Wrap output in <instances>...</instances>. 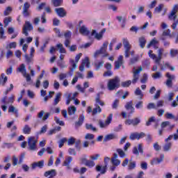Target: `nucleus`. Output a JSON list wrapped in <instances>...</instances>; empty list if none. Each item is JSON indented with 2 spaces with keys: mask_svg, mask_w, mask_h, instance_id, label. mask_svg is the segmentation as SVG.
<instances>
[{
  "mask_svg": "<svg viewBox=\"0 0 178 178\" xmlns=\"http://www.w3.org/2000/svg\"><path fill=\"white\" fill-rule=\"evenodd\" d=\"M145 137V134L144 132H141L138 134V132H134L131 133L129 138L130 140H140V138H144Z\"/></svg>",
  "mask_w": 178,
  "mask_h": 178,
  "instance_id": "obj_12",
  "label": "nucleus"
},
{
  "mask_svg": "<svg viewBox=\"0 0 178 178\" xmlns=\"http://www.w3.org/2000/svg\"><path fill=\"white\" fill-rule=\"evenodd\" d=\"M74 143H76V139L73 137L70 138L67 140L68 145H73Z\"/></svg>",
  "mask_w": 178,
  "mask_h": 178,
  "instance_id": "obj_63",
  "label": "nucleus"
},
{
  "mask_svg": "<svg viewBox=\"0 0 178 178\" xmlns=\"http://www.w3.org/2000/svg\"><path fill=\"white\" fill-rule=\"evenodd\" d=\"M86 130H92V131H97V128L92 126V124H86Z\"/></svg>",
  "mask_w": 178,
  "mask_h": 178,
  "instance_id": "obj_45",
  "label": "nucleus"
},
{
  "mask_svg": "<svg viewBox=\"0 0 178 178\" xmlns=\"http://www.w3.org/2000/svg\"><path fill=\"white\" fill-rule=\"evenodd\" d=\"M86 65V67H90V65H91V63H90V59L88 57H85V58L82 60V63L79 66V70L80 72H84V67Z\"/></svg>",
  "mask_w": 178,
  "mask_h": 178,
  "instance_id": "obj_14",
  "label": "nucleus"
},
{
  "mask_svg": "<svg viewBox=\"0 0 178 178\" xmlns=\"http://www.w3.org/2000/svg\"><path fill=\"white\" fill-rule=\"evenodd\" d=\"M120 87V79L118 76H115L108 81L107 83V88L109 91H113Z\"/></svg>",
  "mask_w": 178,
  "mask_h": 178,
  "instance_id": "obj_2",
  "label": "nucleus"
},
{
  "mask_svg": "<svg viewBox=\"0 0 178 178\" xmlns=\"http://www.w3.org/2000/svg\"><path fill=\"white\" fill-rule=\"evenodd\" d=\"M135 108H136V109H143V108H144V102L143 101L138 102L135 105Z\"/></svg>",
  "mask_w": 178,
  "mask_h": 178,
  "instance_id": "obj_46",
  "label": "nucleus"
},
{
  "mask_svg": "<svg viewBox=\"0 0 178 178\" xmlns=\"http://www.w3.org/2000/svg\"><path fill=\"white\" fill-rule=\"evenodd\" d=\"M84 115H81L79 116L78 122H75V127L77 129V127H80L81 124H83V122H84Z\"/></svg>",
  "mask_w": 178,
  "mask_h": 178,
  "instance_id": "obj_30",
  "label": "nucleus"
},
{
  "mask_svg": "<svg viewBox=\"0 0 178 178\" xmlns=\"http://www.w3.org/2000/svg\"><path fill=\"white\" fill-rule=\"evenodd\" d=\"M118 158H119L118 153H113V156L111 159L112 165H114L115 166H119V165H120L121 161Z\"/></svg>",
  "mask_w": 178,
  "mask_h": 178,
  "instance_id": "obj_15",
  "label": "nucleus"
},
{
  "mask_svg": "<svg viewBox=\"0 0 178 178\" xmlns=\"http://www.w3.org/2000/svg\"><path fill=\"white\" fill-rule=\"evenodd\" d=\"M118 134H110L104 136V141H111V140H117Z\"/></svg>",
  "mask_w": 178,
  "mask_h": 178,
  "instance_id": "obj_23",
  "label": "nucleus"
},
{
  "mask_svg": "<svg viewBox=\"0 0 178 178\" xmlns=\"http://www.w3.org/2000/svg\"><path fill=\"white\" fill-rule=\"evenodd\" d=\"M18 71L20 72V73H22V74H24V73L26 72V66L24 65V64H22L19 67H18Z\"/></svg>",
  "mask_w": 178,
  "mask_h": 178,
  "instance_id": "obj_55",
  "label": "nucleus"
},
{
  "mask_svg": "<svg viewBox=\"0 0 178 178\" xmlns=\"http://www.w3.org/2000/svg\"><path fill=\"white\" fill-rule=\"evenodd\" d=\"M87 154H83L80 158L79 161L83 165H85V166H87L88 168H94L95 166V162L88 160Z\"/></svg>",
  "mask_w": 178,
  "mask_h": 178,
  "instance_id": "obj_6",
  "label": "nucleus"
},
{
  "mask_svg": "<svg viewBox=\"0 0 178 178\" xmlns=\"http://www.w3.org/2000/svg\"><path fill=\"white\" fill-rule=\"evenodd\" d=\"M95 108L92 109V116H95V115H97V113H101L102 112V108L99 106V105L95 104Z\"/></svg>",
  "mask_w": 178,
  "mask_h": 178,
  "instance_id": "obj_25",
  "label": "nucleus"
},
{
  "mask_svg": "<svg viewBox=\"0 0 178 178\" xmlns=\"http://www.w3.org/2000/svg\"><path fill=\"white\" fill-rule=\"evenodd\" d=\"M136 168V162L132 161L129 162V164L128 165V169L129 170H133V169Z\"/></svg>",
  "mask_w": 178,
  "mask_h": 178,
  "instance_id": "obj_60",
  "label": "nucleus"
},
{
  "mask_svg": "<svg viewBox=\"0 0 178 178\" xmlns=\"http://www.w3.org/2000/svg\"><path fill=\"white\" fill-rule=\"evenodd\" d=\"M23 133L24 134H30V133H31V128H30L29 125H25L23 129Z\"/></svg>",
  "mask_w": 178,
  "mask_h": 178,
  "instance_id": "obj_49",
  "label": "nucleus"
},
{
  "mask_svg": "<svg viewBox=\"0 0 178 178\" xmlns=\"http://www.w3.org/2000/svg\"><path fill=\"white\" fill-rule=\"evenodd\" d=\"M14 88L13 84L10 83V88H7L5 92H4V95H8L10 91H13Z\"/></svg>",
  "mask_w": 178,
  "mask_h": 178,
  "instance_id": "obj_59",
  "label": "nucleus"
},
{
  "mask_svg": "<svg viewBox=\"0 0 178 178\" xmlns=\"http://www.w3.org/2000/svg\"><path fill=\"white\" fill-rule=\"evenodd\" d=\"M35 168H40V169H42V168H44V160H42L38 162H35L31 164L32 170H34Z\"/></svg>",
  "mask_w": 178,
  "mask_h": 178,
  "instance_id": "obj_21",
  "label": "nucleus"
},
{
  "mask_svg": "<svg viewBox=\"0 0 178 178\" xmlns=\"http://www.w3.org/2000/svg\"><path fill=\"white\" fill-rule=\"evenodd\" d=\"M54 12L57 13L59 17H65V16H66V14H67L66 10L63 8H55Z\"/></svg>",
  "mask_w": 178,
  "mask_h": 178,
  "instance_id": "obj_19",
  "label": "nucleus"
},
{
  "mask_svg": "<svg viewBox=\"0 0 178 178\" xmlns=\"http://www.w3.org/2000/svg\"><path fill=\"white\" fill-rule=\"evenodd\" d=\"M159 44V41L156 40V38H154L147 45V48H151V47H154L155 45H158Z\"/></svg>",
  "mask_w": 178,
  "mask_h": 178,
  "instance_id": "obj_31",
  "label": "nucleus"
},
{
  "mask_svg": "<svg viewBox=\"0 0 178 178\" xmlns=\"http://www.w3.org/2000/svg\"><path fill=\"white\" fill-rule=\"evenodd\" d=\"M8 113H14V115H15V118H18L19 116V111L17 110V108H16V107H15V106L12 104L10 105V106L8 107Z\"/></svg>",
  "mask_w": 178,
  "mask_h": 178,
  "instance_id": "obj_22",
  "label": "nucleus"
},
{
  "mask_svg": "<svg viewBox=\"0 0 178 178\" xmlns=\"http://www.w3.org/2000/svg\"><path fill=\"white\" fill-rule=\"evenodd\" d=\"M112 118H113V114H109L105 122L99 121V124L101 129H106V127H108V126L111 124V122H112Z\"/></svg>",
  "mask_w": 178,
  "mask_h": 178,
  "instance_id": "obj_11",
  "label": "nucleus"
},
{
  "mask_svg": "<svg viewBox=\"0 0 178 178\" xmlns=\"http://www.w3.org/2000/svg\"><path fill=\"white\" fill-rule=\"evenodd\" d=\"M28 149L29 151H37V143H38V138L31 136L28 138Z\"/></svg>",
  "mask_w": 178,
  "mask_h": 178,
  "instance_id": "obj_5",
  "label": "nucleus"
},
{
  "mask_svg": "<svg viewBox=\"0 0 178 178\" xmlns=\"http://www.w3.org/2000/svg\"><path fill=\"white\" fill-rule=\"evenodd\" d=\"M127 111H130L129 113L131 115L136 111V108L133 106V101L127 102L124 106Z\"/></svg>",
  "mask_w": 178,
  "mask_h": 178,
  "instance_id": "obj_16",
  "label": "nucleus"
},
{
  "mask_svg": "<svg viewBox=\"0 0 178 178\" xmlns=\"http://www.w3.org/2000/svg\"><path fill=\"white\" fill-rule=\"evenodd\" d=\"M143 72V67H139L138 70H135L133 71V79L132 81H127L121 83L122 87H129L132 84H136L137 81H138V79H140V73Z\"/></svg>",
  "mask_w": 178,
  "mask_h": 178,
  "instance_id": "obj_1",
  "label": "nucleus"
},
{
  "mask_svg": "<svg viewBox=\"0 0 178 178\" xmlns=\"http://www.w3.org/2000/svg\"><path fill=\"white\" fill-rule=\"evenodd\" d=\"M73 161V158L72 156H68L63 162V166H66L67 169L70 170L72 168L70 167V163Z\"/></svg>",
  "mask_w": 178,
  "mask_h": 178,
  "instance_id": "obj_26",
  "label": "nucleus"
},
{
  "mask_svg": "<svg viewBox=\"0 0 178 178\" xmlns=\"http://www.w3.org/2000/svg\"><path fill=\"white\" fill-rule=\"evenodd\" d=\"M6 81H8V76H5V74H1L0 77V84L1 83L2 86H5V84H6Z\"/></svg>",
  "mask_w": 178,
  "mask_h": 178,
  "instance_id": "obj_36",
  "label": "nucleus"
},
{
  "mask_svg": "<svg viewBox=\"0 0 178 178\" xmlns=\"http://www.w3.org/2000/svg\"><path fill=\"white\" fill-rule=\"evenodd\" d=\"M106 31V29H103L99 33H97V31L95 30H92V35H94L95 38H96V40H98V41H99V40H102V37H104V33Z\"/></svg>",
  "mask_w": 178,
  "mask_h": 178,
  "instance_id": "obj_13",
  "label": "nucleus"
},
{
  "mask_svg": "<svg viewBox=\"0 0 178 178\" xmlns=\"http://www.w3.org/2000/svg\"><path fill=\"white\" fill-rule=\"evenodd\" d=\"M135 95L139 97L140 99H143V97H144V95H143V92L141 91L140 88H137L135 90Z\"/></svg>",
  "mask_w": 178,
  "mask_h": 178,
  "instance_id": "obj_40",
  "label": "nucleus"
},
{
  "mask_svg": "<svg viewBox=\"0 0 178 178\" xmlns=\"http://www.w3.org/2000/svg\"><path fill=\"white\" fill-rule=\"evenodd\" d=\"M170 55L171 58H175L177 55H178V50L176 49H171L170 50Z\"/></svg>",
  "mask_w": 178,
  "mask_h": 178,
  "instance_id": "obj_47",
  "label": "nucleus"
},
{
  "mask_svg": "<svg viewBox=\"0 0 178 178\" xmlns=\"http://www.w3.org/2000/svg\"><path fill=\"white\" fill-rule=\"evenodd\" d=\"M52 113H54V108H51L50 112L46 113L45 111L42 110L39 113H38V118L39 119H42V122H45V120L52 115Z\"/></svg>",
  "mask_w": 178,
  "mask_h": 178,
  "instance_id": "obj_8",
  "label": "nucleus"
},
{
  "mask_svg": "<svg viewBox=\"0 0 178 178\" xmlns=\"http://www.w3.org/2000/svg\"><path fill=\"white\" fill-rule=\"evenodd\" d=\"M25 60L28 64L33 63V60L30 56L25 54L24 55Z\"/></svg>",
  "mask_w": 178,
  "mask_h": 178,
  "instance_id": "obj_54",
  "label": "nucleus"
},
{
  "mask_svg": "<svg viewBox=\"0 0 178 178\" xmlns=\"http://www.w3.org/2000/svg\"><path fill=\"white\" fill-rule=\"evenodd\" d=\"M70 63H72V68H71V71L73 72L75 69H77V63L74 61L73 59L70 60Z\"/></svg>",
  "mask_w": 178,
  "mask_h": 178,
  "instance_id": "obj_52",
  "label": "nucleus"
},
{
  "mask_svg": "<svg viewBox=\"0 0 178 178\" xmlns=\"http://www.w3.org/2000/svg\"><path fill=\"white\" fill-rule=\"evenodd\" d=\"M170 148H172V143H167L163 146V151L168 152V151L170 150Z\"/></svg>",
  "mask_w": 178,
  "mask_h": 178,
  "instance_id": "obj_35",
  "label": "nucleus"
},
{
  "mask_svg": "<svg viewBox=\"0 0 178 178\" xmlns=\"http://www.w3.org/2000/svg\"><path fill=\"white\" fill-rule=\"evenodd\" d=\"M152 50H149L148 51V55L151 59H153V60H155V63H156V59H158V57L155 55V54L152 53Z\"/></svg>",
  "mask_w": 178,
  "mask_h": 178,
  "instance_id": "obj_44",
  "label": "nucleus"
},
{
  "mask_svg": "<svg viewBox=\"0 0 178 178\" xmlns=\"http://www.w3.org/2000/svg\"><path fill=\"white\" fill-rule=\"evenodd\" d=\"M118 106H119V99H116L112 105L113 109H118Z\"/></svg>",
  "mask_w": 178,
  "mask_h": 178,
  "instance_id": "obj_62",
  "label": "nucleus"
},
{
  "mask_svg": "<svg viewBox=\"0 0 178 178\" xmlns=\"http://www.w3.org/2000/svg\"><path fill=\"white\" fill-rule=\"evenodd\" d=\"M120 158H124L126 156V153H124V151L123 149L118 148L116 149Z\"/></svg>",
  "mask_w": 178,
  "mask_h": 178,
  "instance_id": "obj_43",
  "label": "nucleus"
},
{
  "mask_svg": "<svg viewBox=\"0 0 178 178\" xmlns=\"http://www.w3.org/2000/svg\"><path fill=\"white\" fill-rule=\"evenodd\" d=\"M16 42H10V44H7L6 47V49H12V48H16L17 47Z\"/></svg>",
  "mask_w": 178,
  "mask_h": 178,
  "instance_id": "obj_51",
  "label": "nucleus"
},
{
  "mask_svg": "<svg viewBox=\"0 0 178 178\" xmlns=\"http://www.w3.org/2000/svg\"><path fill=\"white\" fill-rule=\"evenodd\" d=\"M56 47L58 48L60 54H66V49L63 47V44L59 43L56 44Z\"/></svg>",
  "mask_w": 178,
  "mask_h": 178,
  "instance_id": "obj_39",
  "label": "nucleus"
},
{
  "mask_svg": "<svg viewBox=\"0 0 178 178\" xmlns=\"http://www.w3.org/2000/svg\"><path fill=\"white\" fill-rule=\"evenodd\" d=\"M109 44V42H104L102 44V47L100 48V49L97 50L94 54V58H98L99 55H102L103 58H105L106 56H108L109 54L106 53V49H108V45Z\"/></svg>",
  "mask_w": 178,
  "mask_h": 178,
  "instance_id": "obj_4",
  "label": "nucleus"
},
{
  "mask_svg": "<svg viewBox=\"0 0 178 178\" xmlns=\"http://www.w3.org/2000/svg\"><path fill=\"white\" fill-rule=\"evenodd\" d=\"M160 66V70H165V69L170 67V64L169 63H165L164 65H162V64L159 65Z\"/></svg>",
  "mask_w": 178,
  "mask_h": 178,
  "instance_id": "obj_57",
  "label": "nucleus"
},
{
  "mask_svg": "<svg viewBox=\"0 0 178 178\" xmlns=\"http://www.w3.org/2000/svg\"><path fill=\"white\" fill-rule=\"evenodd\" d=\"M79 33L82 34V35H88V34H90V31L87 29L86 26H82L79 29Z\"/></svg>",
  "mask_w": 178,
  "mask_h": 178,
  "instance_id": "obj_29",
  "label": "nucleus"
},
{
  "mask_svg": "<svg viewBox=\"0 0 178 178\" xmlns=\"http://www.w3.org/2000/svg\"><path fill=\"white\" fill-rule=\"evenodd\" d=\"M168 19H170V20H176V19H177V15H176V14H175L174 13H170V14L168 16Z\"/></svg>",
  "mask_w": 178,
  "mask_h": 178,
  "instance_id": "obj_61",
  "label": "nucleus"
},
{
  "mask_svg": "<svg viewBox=\"0 0 178 178\" xmlns=\"http://www.w3.org/2000/svg\"><path fill=\"white\" fill-rule=\"evenodd\" d=\"M51 3H53V6L56 8L60 6L62 3H63V0H51Z\"/></svg>",
  "mask_w": 178,
  "mask_h": 178,
  "instance_id": "obj_38",
  "label": "nucleus"
},
{
  "mask_svg": "<svg viewBox=\"0 0 178 178\" xmlns=\"http://www.w3.org/2000/svg\"><path fill=\"white\" fill-rule=\"evenodd\" d=\"M102 66H104V61L95 62V67L96 68V70H99V69H101Z\"/></svg>",
  "mask_w": 178,
  "mask_h": 178,
  "instance_id": "obj_48",
  "label": "nucleus"
},
{
  "mask_svg": "<svg viewBox=\"0 0 178 178\" xmlns=\"http://www.w3.org/2000/svg\"><path fill=\"white\" fill-rule=\"evenodd\" d=\"M145 42H147V41L145 40V38L144 37L139 38V44H140V48H144V47H145Z\"/></svg>",
  "mask_w": 178,
  "mask_h": 178,
  "instance_id": "obj_41",
  "label": "nucleus"
},
{
  "mask_svg": "<svg viewBox=\"0 0 178 178\" xmlns=\"http://www.w3.org/2000/svg\"><path fill=\"white\" fill-rule=\"evenodd\" d=\"M0 39L1 40H5L6 38V36L3 35L5 34V29H3V24L0 22Z\"/></svg>",
  "mask_w": 178,
  "mask_h": 178,
  "instance_id": "obj_33",
  "label": "nucleus"
},
{
  "mask_svg": "<svg viewBox=\"0 0 178 178\" xmlns=\"http://www.w3.org/2000/svg\"><path fill=\"white\" fill-rule=\"evenodd\" d=\"M66 141H67V139L66 138H63L61 140H60L59 142H58L59 148H62L63 147L65 143H66Z\"/></svg>",
  "mask_w": 178,
  "mask_h": 178,
  "instance_id": "obj_58",
  "label": "nucleus"
},
{
  "mask_svg": "<svg viewBox=\"0 0 178 178\" xmlns=\"http://www.w3.org/2000/svg\"><path fill=\"white\" fill-rule=\"evenodd\" d=\"M68 115H70V116H72V115H74L76 113V112L77 111V108H76V106H72L68 107Z\"/></svg>",
  "mask_w": 178,
  "mask_h": 178,
  "instance_id": "obj_32",
  "label": "nucleus"
},
{
  "mask_svg": "<svg viewBox=\"0 0 178 178\" xmlns=\"http://www.w3.org/2000/svg\"><path fill=\"white\" fill-rule=\"evenodd\" d=\"M165 52V49L163 48H160L158 50V58L156 60V63L157 65H161V60H162L163 53Z\"/></svg>",
  "mask_w": 178,
  "mask_h": 178,
  "instance_id": "obj_20",
  "label": "nucleus"
},
{
  "mask_svg": "<svg viewBox=\"0 0 178 178\" xmlns=\"http://www.w3.org/2000/svg\"><path fill=\"white\" fill-rule=\"evenodd\" d=\"M12 22V17H7L4 18L3 23H4V27H8L9 26V24Z\"/></svg>",
  "mask_w": 178,
  "mask_h": 178,
  "instance_id": "obj_42",
  "label": "nucleus"
},
{
  "mask_svg": "<svg viewBox=\"0 0 178 178\" xmlns=\"http://www.w3.org/2000/svg\"><path fill=\"white\" fill-rule=\"evenodd\" d=\"M122 44L124 45V56L125 58H129L130 57V49H131V45H130V42H129V40L126 38H124L122 40Z\"/></svg>",
  "mask_w": 178,
  "mask_h": 178,
  "instance_id": "obj_9",
  "label": "nucleus"
},
{
  "mask_svg": "<svg viewBox=\"0 0 178 178\" xmlns=\"http://www.w3.org/2000/svg\"><path fill=\"white\" fill-rule=\"evenodd\" d=\"M13 143H3L1 145V148L3 149H5V148H7L8 149L13 148Z\"/></svg>",
  "mask_w": 178,
  "mask_h": 178,
  "instance_id": "obj_37",
  "label": "nucleus"
},
{
  "mask_svg": "<svg viewBox=\"0 0 178 178\" xmlns=\"http://www.w3.org/2000/svg\"><path fill=\"white\" fill-rule=\"evenodd\" d=\"M140 122L141 121L140 118H136L132 120H127L125 121V124H127V126H130V124H132V126H137V124H139Z\"/></svg>",
  "mask_w": 178,
  "mask_h": 178,
  "instance_id": "obj_17",
  "label": "nucleus"
},
{
  "mask_svg": "<svg viewBox=\"0 0 178 178\" xmlns=\"http://www.w3.org/2000/svg\"><path fill=\"white\" fill-rule=\"evenodd\" d=\"M61 98H62V93L58 92V93L56 95V96H55L53 105H54V106H56V105H58V104H59V102H60Z\"/></svg>",
  "mask_w": 178,
  "mask_h": 178,
  "instance_id": "obj_27",
  "label": "nucleus"
},
{
  "mask_svg": "<svg viewBox=\"0 0 178 178\" xmlns=\"http://www.w3.org/2000/svg\"><path fill=\"white\" fill-rule=\"evenodd\" d=\"M123 63V56H120L118 58V60L115 62V69H120V66H122Z\"/></svg>",
  "mask_w": 178,
  "mask_h": 178,
  "instance_id": "obj_24",
  "label": "nucleus"
},
{
  "mask_svg": "<svg viewBox=\"0 0 178 178\" xmlns=\"http://www.w3.org/2000/svg\"><path fill=\"white\" fill-rule=\"evenodd\" d=\"M165 76L168 78L167 81H166V86L167 87H172V81H173V80H175V75H170V73L167 72L165 74Z\"/></svg>",
  "mask_w": 178,
  "mask_h": 178,
  "instance_id": "obj_18",
  "label": "nucleus"
},
{
  "mask_svg": "<svg viewBox=\"0 0 178 178\" xmlns=\"http://www.w3.org/2000/svg\"><path fill=\"white\" fill-rule=\"evenodd\" d=\"M100 156L101 155L99 154H92L90 156V159L94 162V161H98V159L100 158Z\"/></svg>",
  "mask_w": 178,
  "mask_h": 178,
  "instance_id": "obj_50",
  "label": "nucleus"
},
{
  "mask_svg": "<svg viewBox=\"0 0 178 178\" xmlns=\"http://www.w3.org/2000/svg\"><path fill=\"white\" fill-rule=\"evenodd\" d=\"M111 161V158L106 157L104 159V166L101 165H97L96 166V170L97 172H101L102 175H105L106 173V169L108 168V163H109V161Z\"/></svg>",
  "mask_w": 178,
  "mask_h": 178,
  "instance_id": "obj_7",
  "label": "nucleus"
},
{
  "mask_svg": "<svg viewBox=\"0 0 178 178\" xmlns=\"http://www.w3.org/2000/svg\"><path fill=\"white\" fill-rule=\"evenodd\" d=\"M54 120H55L56 123H57V124H59L60 126H65V122L63 121L60 120V119H59V118L55 117Z\"/></svg>",
  "mask_w": 178,
  "mask_h": 178,
  "instance_id": "obj_56",
  "label": "nucleus"
},
{
  "mask_svg": "<svg viewBox=\"0 0 178 178\" xmlns=\"http://www.w3.org/2000/svg\"><path fill=\"white\" fill-rule=\"evenodd\" d=\"M61 129H62V128H61L60 127H55V128L53 129H50V130L48 131V135H49V136H52V134H56L57 131H60Z\"/></svg>",
  "mask_w": 178,
  "mask_h": 178,
  "instance_id": "obj_34",
  "label": "nucleus"
},
{
  "mask_svg": "<svg viewBox=\"0 0 178 178\" xmlns=\"http://www.w3.org/2000/svg\"><path fill=\"white\" fill-rule=\"evenodd\" d=\"M162 9H163V4H160L159 6L154 8V13H159L162 12Z\"/></svg>",
  "mask_w": 178,
  "mask_h": 178,
  "instance_id": "obj_53",
  "label": "nucleus"
},
{
  "mask_svg": "<svg viewBox=\"0 0 178 178\" xmlns=\"http://www.w3.org/2000/svg\"><path fill=\"white\" fill-rule=\"evenodd\" d=\"M34 28L33 27V24L29 21H26L25 24L22 28V33L26 35V37H29V31H31Z\"/></svg>",
  "mask_w": 178,
  "mask_h": 178,
  "instance_id": "obj_10",
  "label": "nucleus"
},
{
  "mask_svg": "<svg viewBox=\"0 0 178 178\" xmlns=\"http://www.w3.org/2000/svg\"><path fill=\"white\" fill-rule=\"evenodd\" d=\"M15 102V95H12L10 97L5 96L1 99V103L3 104L1 109L3 112L8 109V105H12Z\"/></svg>",
  "mask_w": 178,
  "mask_h": 178,
  "instance_id": "obj_3",
  "label": "nucleus"
},
{
  "mask_svg": "<svg viewBox=\"0 0 178 178\" xmlns=\"http://www.w3.org/2000/svg\"><path fill=\"white\" fill-rule=\"evenodd\" d=\"M165 158V155L161 154L160 159H154L152 161L151 165H158V163H161L163 161V159Z\"/></svg>",
  "mask_w": 178,
  "mask_h": 178,
  "instance_id": "obj_28",
  "label": "nucleus"
},
{
  "mask_svg": "<svg viewBox=\"0 0 178 178\" xmlns=\"http://www.w3.org/2000/svg\"><path fill=\"white\" fill-rule=\"evenodd\" d=\"M152 122H155V117L154 116L149 118L148 121L146 122V126H151Z\"/></svg>",
  "mask_w": 178,
  "mask_h": 178,
  "instance_id": "obj_64",
  "label": "nucleus"
}]
</instances>
